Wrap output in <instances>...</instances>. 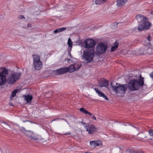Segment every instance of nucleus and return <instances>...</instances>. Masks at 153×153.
I'll use <instances>...</instances> for the list:
<instances>
[{
    "label": "nucleus",
    "mask_w": 153,
    "mask_h": 153,
    "mask_svg": "<svg viewBox=\"0 0 153 153\" xmlns=\"http://www.w3.org/2000/svg\"><path fill=\"white\" fill-rule=\"evenodd\" d=\"M23 132L26 135L29 137L31 139H34L36 140L39 139V136L35 134L32 131H27L24 129Z\"/></svg>",
    "instance_id": "nucleus-9"
},
{
    "label": "nucleus",
    "mask_w": 153,
    "mask_h": 153,
    "mask_svg": "<svg viewBox=\"0 0 153 153\" xmlns=\"http://www.w3.org/2000/svg\"><path fill=\"white\" fill-rule=\"evenodd\" d=\"M142 23L143 25L145 30L149 29L151 27V23L147 20L144 22Z\"/></svg>",
    "instance_id": "nucleus-13"
},
{
    "label": "nucleus",
    "mask_w": 153,
    "mask_h": 153,
    "mask_svg": "<svg viewBox=\"0 0 153 153\" xmlns=\"http://www.w3.org/2000/svg\"><path fill=\"white\" fill-rule=\"evenodd\" d=\"M81 123L89 134H93L97 130V128L93 125H89L83 122H81Z\"/></svg>",
    "instance_id": "nucleus-6"
},
{
    "label": "nucleus",
    "mask_w": 153,
    "mask_h": 153,
    "mask_svg": "<svg viewBox=\"0 0 153 153\" xmlns=\"http://www.w3.org/2000/svg\"><path fill=\"white\" fill-rule=\"evenodd\" d=\"M119 43L117 42H115L114 44V45L112 46L111 48V52H113L115 51L118 48Z\"/></svg>",
    "instance_id": "nucleus-21"
},
{
    "label": "nucleus",
    "mask_w": 153,
    "mask_h": 153,
    "mask_svg": "<svg viewBox=\"0 0 153 153\" xmlns=\"http://www.w3.org/2000/svg\"><path fill=\"white\" fill-rule=\"evenodd\" d=\"M8 74V70L7 69L4 68H0V76L6 77Z\"/></svg>",
    "instance_id": "nucleus-11"
},
{
    "label": "nucleus",
    "mask_w": 153,
    "mask_h": 153,
    "mask_svg": "<svg viewBox=\"0 0 153 153\" xmlns=\"http://www.w3.org/2000/svg\"><path fill=\"white\" fill-rule=\"evenodd\" d=\"M137 29L139 31H141L145 30L143 25V24H139L137 27Z\"/></svg>",
    "instance_id": "nucleus-25"
},
{
    "label": "nucleus",
    "mask_w": 153,
    "mask_h": 153,
    "mask_svg": "<svg viewBox=\"0 0 153 153\" xmlns=\"http://www.w3.org/2000/svg\"><path fill=\"white\" fill-rule=\"evenodd\" d=\"M136 19L138 23H143L146 20H147V18L146 17H144L141 14H138L136 16Z\"/></svg>",
    "instance_id": "nucleus-10"
},
{
    "label": "nucleus",
    "mask_w": 153,
    "mask_h": 153,
    "mask_svg": "<svg viewBox=\"0 0 153 153\" xmlns=\"http://www.w3.org/2000/svg\"><path fill=\"white\" fill-rule=\"evenodd\" d=\"M95 91L98 94V95L104 98L106 100H108L106 96L103 93L100 91L98 88H95L94 89Z\"/></svg>",
    "instance_id": "nucleus-15"
},
{
    "label": "nucleus",
    "mask_w": 153,
    "mask_h": 153,
    "mask_svg": "<svg viewBox=\"0 0 153 153\" xmlns=\"http://www.w3.org/2000/svg\"><path fill=\"white\" fill-rule=\"evenodd\" d=\"M21 75V73L17 72L12 73L8 76L7 82L9 83L13 84L19 79Z\"/></svg>",
    "instance_id": "nucleus-5"
},
{
    "label": "nucleus",
    "mask_w": 153,
    "mask_h": 153,
    "mask_svg": "<svg viewBox=\"0 0 153 153\" xmlns=\"http://www.w3.org/2000/svg\"><path fill=\"white\" fill-rule=\"evenodd\" d=\"M147 40L149 41H150V36H148V37L147 38Z\"/></svg>",
    "instance_id": "nucleus-36"
},
{
    "label": "nucleus",
    "mask_w": 153,
    "mask_h": 153,
    "mask_svg": "<svg viewBox=\"0 0 153 153\" xmlns=\"http://www.w3.org/2000/svg\"><path fill=\"white\" fill-rule=\"evenodd\" d=\"M31 26V25L30 24H28L27 25V27L28 28H29Z\"/></svg>",
    "instance_id": "nucleus-37"
},
{
    "label": "nucleus",
    "mask_w": 153,
    "mask_h": 153,
    "mask_svg": "<svg viewBox=\"0 0 153 153\" xmlns=\"http://www.w3.org/2000/svg\"><path fill=\"white\" fill-rule=\"evenodd\" d=\"M56 71L58 75H60L68 72L67 69L66 68H61L57 70Z\"/></svg>",
    "instance_id": "nucleus-16"
},
{
    "label": "nucleus",
    "mask_w": 153,
    "mask_h": 153,
    "mask_svg": "<svg viewBox=\"0 0 153 153\" xmlns=\"http://www.w3.org/2000/svg\"><path fill=\"white\" fill-rule=\"evenodd\" d=\"M140 79H139V80H140L142 78H143V77H142V76L141 75H140Z\"/></svg>",
    "instance_id": "nucleus-39"
},
{
    "label": "nucleus",
    "mask_w": 153,
    "mask_h": 153,
    "mask_svg": "<svg viewBox=\"0 0 153 153\" xmlns=\"http://www.w3.org/2000/svg\"><path fill=\"white\" fill-rule=\"evenodd\" d=\"M83 58L88 63H89L93 61L94 56L93 50H85L83 53Z\"/></svg>",
    "instance_id": "nucleus-3"
},
{
    "label": "nucleus",
    "mask_w": 153,
    "mask_h": 153,
    "mask_svg": "<svg viewBox=\"0 0 153 153\" xmlns=\"http://www.w3.org/2000/svg\"><path fill=\"white\" fill-rule=\"evenodd\" d=\"M64 135H68V134H70V133H65V134H64Z\"/></svg>",
    "instance_id": "nucleus-38"
},
{
    "label": "nucleus",
    "mask_w": 153,
    "mask_h": 153,
    "mask_svg": "<svg viewBox=\"0 0 153 153\" xmlns=\"http://www.w3.org/2000/svg\"><path fill=\"white\" fill-rule=\"evenodd\" d=\"M91 118L92 119H94L95 120H96L97 119L96 117L94 115H92Z\"/></svg>",
    "instance_id": "nucleus-34"
},
{
    "label": "nucleus",
    "mask_w": 153,
    "mask_h": 153,
    "mask_svg": "<svg viewBox=\"0 0 153 153\" xmlns=\"http://www.w3.org/2000/svg\"><path fill=\"white\" fill-rule=\"evenodd\" d=\"M151 14L153 16V12H151Z\"/></svg>",
    "instance_id": "nucleus-40"
},
{
    "label": "nucleus",
    "mask_w": 153,
    "mask_h": 153,
    "mask_svg": "<svg viewBox=\"0 0 153 153\" xmlns=\"http://www.w3.org/2000/svg\"><path fill=\"white\" fill-rule=\"evenodd\" d=\"M106 1L107 0H96L95 2L96 4H100L105 3Z\"/></svg>",
    "instance_id": "nucleus-26"
},
{
    "label": "nucleus",
    "mask_w": 153,
    "mask_h": 153,
    "mask_svg": "<svg viewBox=\"0 0 153 153\" xmlns=\"http://www.w3.org/2000/svg\"><path fill=\"white\" fill-rule=\"evenodd\" d=\"M75 71L78 70L81 67V65L79 63H76L73 65Z\"/></svg>",
    "instance_id": "nucleus-23"
},
{
    "label": "nucleus",
    "mask_w": 153,
    "mask_h": 153,
    "mask_svg": "<svg viewBox=\"0 0 153 153\" xmlns=\"http://www.w3.org/2000/svg\"><path fill=\"white\" fill-rule=\"evenodd\" d=\"M67 69V71L70 73H72L75 71L73 65H71L70 66L66 68Z\"/></svg>",
    "instance_id": "nucleus-20"
},
{
    "label": "nucleus",
    "mask_w": 153,
    "mask_h": 153,
    "mask_svg": "<svg viewBox=\"0 0 153 153\" xmlns=\"http://www.w3.org/2000/svg\"><path fill=\"white\" fill-rule=\"evenodd\" d=\"M137 152H134L133 150L130 149L127 150L126 151V153H136Z\"/></svg>",
    "instance_id": "nucleus-28"
},
{
    "label": "nucleus",
    "mask_w": 153,
    "mask_h": 153,
    "mask_svg": "<svg viewBox=\"0 0 153 153\" xmlns=\"http://www.w3.org/2000/svg\"><path fill=\"white\" fill-rule=\"evenodd\" d=\"M2 123V126H4L5 127H7V126H8L9 127H10V125H9L8 124L6 123L5 122H3Z\"/></svg>",
    "instance_id": "nucleus-29"
},
{
    "label": "nucleus",
    "mask_w": 153,
    "mask_h": 153,
    "mask_svg": "<svg viewBox=\"0 0 153 153\" xmlns=\"http://www.w3.org/2000/svg\"><path fill=\"white\" fill-rule=\"evenodd\" d=\"M107 46L105 44L103 43H100L97 45L96 47V51L98 54H102L106 51Z\"/></svg>",
    "instance_id": "nucleus-8"
},
{
    "label": "nucleus",
    "mask_w": 153,
    "mask_h": 153,
    "mask_svg": "<svg viewBox=\"0 0 153 153\" xmlns=\"http://www.w3.org/2000/svg\"><path fill=\"white\" fill-rule=\"evenodd\" d=\"M59 31L60 32L64 31L66 29V28L65 27H62L59 28Z\"/></svg>",
    "instance_id": "nucleus-30"
},
{
    "label": "nucleus",
    "mask_w": 153,
    "mask_h": 153,
    "mask_svg": "<svg viewBox=\"0 0 153 153\" xmlns=\"http://www.w3.org/2000/svg\"><path fill=\"white\" fill-rule=\"evenodd\" d=\"M111 88L112 90L115 92L119 96H123L125 92L127 90L128 86L127 84L121 85L117 82L115 86H113L111 82Z\"/></svg>",
    "instance_id": "nucleus-2"
},
{
    "label": "nucleus",
    "mask_w": 153,
    "mask_h": 153,
    "mask_svg": "<svg viewBox=\"0 0 153 153\" xmlns=\"http://www.w3.org/2000/svg\"><path fill=\"white\" fill-rule=\"evenodd\" d=\"M128 0H117V5L118 6H121L124 5L127 2Z\"/></svg>",
    "instance_id": "nucleus-17"
},
{
    "label": "nucleus",
    "mask_w": 153,
    "mask_h": 153,
    "mask_svg": "<svg viewBox=\"0 0 153 153\" xmlns=\"http://www.w3.org/2000/svg\"><path fill=\"white\" fill-rule=\"evenodd\" d=\"M6 77L0 76V85H4L6 83Z\"/></svg>",
    "instance_id": "nucleus-19"
},
{
    "label": "nucleus",
    "mask_w": 153,
    "mask_h": 153,
    "mask_svg": "<svg viewBox=\"0 0 153 153\" xmlns=\"http://www.w3.org/2000/svg\"><path fill=\"white\" fill-rule=\"evenodd\" d=\"M25 100L27 102H30L33 99V97L31 95H27L24 96Z\"/></svg>",
    "instance_id": "nucleus-18"
},
{
    "label": "nucleus",
    "mask_w": 153,
    "mask_h": 153,
    "mask_svg": "<svg viewBox=\"0 0 153 153\" xmlns=\"http://www.w3.org/2000/svg\"><path fill=\"white\" fill-rule=\"evenodd\" d=\"M68 44L69 48H72L73 45V42L70 38H69L68 39Z\"/></svg>",
    "instance_id": "nucleus-27"
},
{
    "label": "nucleus",
    "mask_w": 153,
    "mask_h": 153,
    "mask_svg": "<svg viewBox=\"0 0 153 153\" xmlns=\"http://www.w3.org/2000/svg\"><path fill=\"white\" fill-rule=\"evenodd\" d=\"M108 81L106 79H104L100 82L99 83V85L100 87H108Z\"/></svg>",
    "instance_id": "nucleus-14"
},
{
    "label": "nucleus",
    "mask_w": 153,
    "mask_h": 153,
    "mask_svg": "<svg viewBox=\"0 0 153 153\" xmlns=\"http://www.w3.org/2000/svg\"><path fill=\"white\" fill-rule=\"evenodd\" d=\"M144 85L143 78L139 80L137 79H133L129 81L128 86L130 91H134L138 90L140 87L143 86Z\"/></svg>",
    "instance_id": "nucleus-1"
},
{
    "label": "nucleus",
    "mask_w": 153,
    "mask_h": 153,
    "mask_svg": "<svg viewBox=\"0 0 153 153\" xmlns=\"http://www.w3.org/2000/svg\"><path fill=\"white\" fill-rule=\"evenodd\" d=\"M150 77L153 79V72H152L150 74Z\"/></svg>",
    "instance_id": "nucleus-35"
},
{
    "label": "nucleus",
    "mask_w": 153,
    "mask_h": 153,
    "mask_svg": "<svg viewBox=\"0 0 153 153\" xmlns=\"http://www.w3.org/2000/svg\"><path fill=\"white\" fill-rule=\"evenodd\" d=\"M18 90L16 89L14 90L12 92V94L10 97V100H12L13 98L15 96Z\"/></svg>",
    "instance_id": "nucleus-24"
},
{
    "label": "nucleus",
    "mask_w": 153,
    "mask_h": 153,
    "mask_svg": "<svg viewBox=\"0 0 153 153\" xmlns=\"http://www.w3.org/2000/svg\"><path fill=\"white\" fill-rule=\"evenodd\" d=\"M149 133L150 136H153V130H151L149 131Z\"/></svg>",
    "instance_id": "nucleus-31"
},
{
    "label": "nucleus",
    "mask_w": 153,
    "mask_h": 153,
    "mask_svg": "<svg viewBox=\"0 0 153 153\" xmlns=\"http://www.w3.org/2000/svg\"><path fill=\"white\" fill-rule=\"evenodd\" d=\"M95 40L89 38L85 39L84 42V47L87 49L94 47L96 44Z\"/></svg>",
    "instance_id": "nucleus-7"
},
{
    "label": "nucleus",
    "mask_w": 153,
    "mask_h": 153,
    "mask_svg": "<svg viewBox=\"0 0 153 153\" xmlns=\"http://www.w3.org/2000/svg\"><path fill=\"white\" fill-rule=\"evenodd\" d=\"M79 110L83 113L86 114H88L89 116H91L92 115V114L91 113L88 111L85 110L83 108H79Z\"/></svg>",
    "instance_id": "nucleus-22"
},
{
    "label": "nucleus",
    "mask_w": 153,
    "mask_h": 153,
    "mask_svg": "<svg viewBox=\"0 0 153 153\" xmlns=\"http://www.w3.org/2000/svg\"><path fill=\"white\" fill-rule=\"evenodd\" d=\"M60 32L59 28L56 29L54 31V33H55Z\"/></svg>",
    "instance_id": "nucleus-33"
},
{
    "label": "nucleus",
    "mask_w": 153,
    "mask_h": 153,
    "mask_svg": "<svg viewBox=\"0 0 153 153\" xmlns=\"http://www.w3.org/2000/svg\"><path fill=\"white\" fill-rule=\"evenodd\" d=\"M33 59V64L36 70H39L42 67V64L40 60V57L36 55H32Z\"/></svg>",
    "instance_id": "nucleus-4"
},
{
    "label": "nucleus",
    "mask_w": 153,
    "mask_h": 153,
    "mask_svg": "<svg viewBox=\"0 0 153 153\" xmlns=\"http://www.w3.org/2000/svg\"><path fill=\"white\" fill-rule=\"evenodd\" d=\"M101 143L100 141H92L90 142V145L92 148H94L99 146Z\"/></svg>",
    "instance_id": "nucleus-12"
},
{
    "label": "nucleus",
    "mask_w": 153,
    "mask_h": 153,
    "mask_svg": "<svg viewBox=\"0 0 153 153\" xmlns=\"http://www.w3.org/2000/svg\"><path fill=\"white\" fill-rule=\"evenodd\" d=\"M18 18L19 19H25V17L24 16L22 15H20L18 16Z\"/></svg>",
    "instance_id": "nucleus-32"
}]
</instances>
